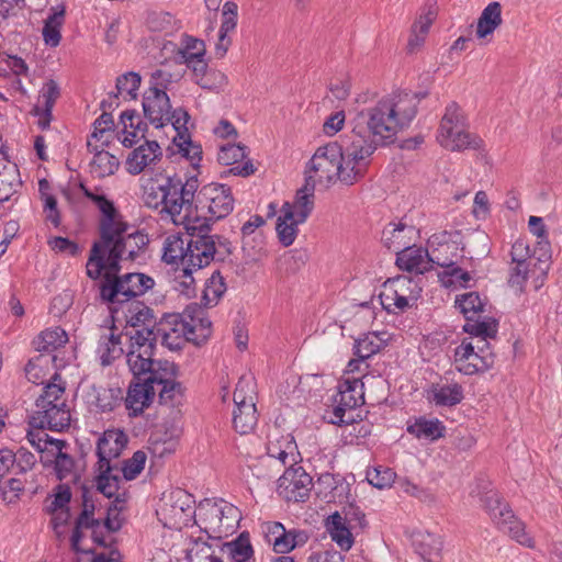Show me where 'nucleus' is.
I'll use <instances>...</instances> for the list:
<instances>
[{"label":"nucleus","instance_id":"obj_1","mask_svg":"<svg viewBox=\"0 0 562 562\" xmlns=\"http://www.w3.org/2000/svg\"><path fill=\"white\" fill-rule=\"evenodd\" d=\"M375 149L374 143H325L310 159L305 179L325 190L337 182L353 186L363 178Z\"/></svg>","mask_w":562,"mask_h":562},{"label":"nucleus","instance_id":"obj_2","mask_svg":"<svg viewBox=\"0 0 562 562\" xmlns=\"http://www.w3.org/2000/svg\"><path fill=\"white\" fill-rule=\"evenodd\" d=\"M86 198L92 201L102 214L100 221V236L110 255V267L119 266L121 260H134L148 244V236L139 231L127 233L128 225L104 194L92 192L80 184Z\"/></svg>","mask_w":562,"mask_h":562},{"label":"nucleus","instance_id":"obj_3","mask_svg":"<svg viewBox=\"0 0 562 562\" xmlns=\"http://www.w3.org/2000/svg\"><path fill=\"white\" fill-rule=\"evenodd\" d=\"M419 98L415 93L397 91L383 97L374 106L361 112L372 136L391 139L408 128L417 114Z\"/></svg>","mask_w":562,"mask_h":562},{"label":"nucleus","instance_id":"obj_4","mask_svg":"<svg viewBox=\"0 0 562 562\" xmlns=\"http://www.w3.org/2000/svg\"><path fill=\"white\" fill-rule=\"evenodd\" d=\"M241 518L240 510L222 498H205L196 507L194 524L210 538L222 539L234 533Z\"/></svg>","mask_w":562,"mask_h":562},{"label":"nucleus","instance_id":"obj_5","mask_svg":"<svg viewBox=\"0 0 562 562\" xmlns=\"http://www.w3.org/2000/svg\"><path fill=\"white\" fill-rule=\"evenodd\" d=\"M189 562H255L249 533L241 532L236 539L213 544L196 539L188 549Z\"/></svg>","mask_w":562,"mask_h":562},{"label":"nucleus","instance_id":"obj_6","mask_svg":"<svg viewBox=\"0 0 562 562\" xmlns=\"http://www.w3.org/2000/svg\"><path fill=\"white\" fill-rule=\"evenodd\" d=\"M481 501L491 520L501 531L508 533L518 543L533 548V539L526 531L525 524L515 516L509 504L497 491L486 492Z\"/></svg>","mask_w":562,"mask_h":562},{"label":"nucleus","instance_id":"obj_7","mask_svg":"<svg viewBox=\"0 0 562 562\" xmlns=\"http://www.w3.org/2000/svg\"><path fill=\"white\" fill-rule=\"evenodd\" d=\"M199 188L196 175L190 176L183 183L179 178H171L172 223L183 226L186 231H198L203 226L193 207L194 194Z\"/></svg>","mask_w":562,"mask_h":562},{"label":"nucleus","instance_id":"obj_8","mask_svg":"<svg viewBox=\"0 0 562 562\" xmlns=\"http://www.w3.org/2000/svg\"><path fill=\"white\" fill-rule=\"evenodd\" d=\"M170 80L171 75L169 72L157 69L151 74L150 87L144 94V113L157 130L167 126L168 124L165 121L170 120L171 104L165 91Z\"/></svg>","mask_w":562,"mask_h":562},{"label":"nucleus","instance_id":"obj_9","mask_svg":"<svg viewBox=\"0 0 562 562\" xmlns=\"http://www.w3.org/2000/svg\"><path fill=\"white\" fill-rule=\"evenodd\" d=\"M495 356L488 340L483 338L463 339L454 349V367L467 375L488 370L494 366Z\"/></svg>","mask_w":562,"mask_h":562},{"label":"nucleus","instance_id":"obj_10","mask_svg":"<svg viewBox=\"0 0 562 562\" xmlns=\"http://www.w3.org/2000/svg\"><path fill=\"white\" fill-rule=\"evenodd\" d=\"M154 284V279L144 273H126L122 277L114 274L113 279L102 282L100 294L112 304H127L133 297L145 294Z\"/></svg>","mask_w":562,"mask_h":562},{"label":"nucleus","instance_id":"obj_11","mask_svg":"<svg viewBox=\"0 0 562 562\" xmlns=\"http://www.w3.org/2000/svg\"><path fill=\"white\" fill-rule=\"evenodd\" d=\"M256 382L251 375H243L234 392L233 426L239 434L250 432L258 422Z\"/></svg>","mask_w":562,"mask_h":562},{"label":"nucleus","instance_id":"obj_12","mask_svg":"<svg viewBox=\"0 0 562 562\" xmlns=\"http://www.w3.org/2000/svg\"><path fill=\"white\" fill-rule=\"evenodd\" d=\"M162 525L169 529H182L196 518V508L191 494L177 488L165 495L157 510Z\"/></svg>","mask_w":562,"mask_h":562},{"label":"nucleus","instance_id":"obj_13","mask_svg":"<svg viewBox=\"0 0 562 562\" xmlns=\"http://www.w3.org/2000/svg\"><path fill=\"white\" fill-rule=\"evenodd\" d=\"M422 292L418 283L408 277L389 279L379 295L380 304L389 313H403L416 304Z\"/></svg>","mask_w":562,"mask_h":562},{"label":"nucleus","instance_id":"obj_14","mask_svg":"<svg viewBox=\"0 0 562 562\" xmlns=\"http://www.w3.org/2000/svg\"><path fill=\"white\" fill-rule=\"evenodd\" d=\"M27 441L41 453L42 462L47 465L54 463L57 477L67 479L75 465L74 459L63 451L65 442L49 437L45 431H29Z\"/></svg>","mask_w":562,"mask_h":562},{"label":"nucleus","instance_id":"obj_15","mask_svg":"<svg viewBox=\"0 0 562 562\" xmlns=\"http://www.w3.org/2000/svg\"><path fill=\"white\" fill-rule=\"evenodd\" d=\"M128 349L126 352V362L134 374L140 376L147 374L151 376V372L159 370L161 361L155 362V338L150 331H140L139 334H128Z\"/></svg>","mask_w":562,"mask_h":562},{"label":"nucleus","instance_id":"obj_16","mask_svg":"<svg viewBox=\"0 0 562 562\" xmlns=\"http://www.w3.org/2000/svg\"><path fill=\"white\" fill-rule=\"evenodd\" d=\"M333 424H350L355 420L352 411L364 403L363 382L360 376H347L338 385L334 400Z\"/></svg>","mask_w":562,"mask_h":562},{"label":"nucleus","instance_id":"obj_17","mask_svg":"<svg viewBox=\"0 0 562 562\" xmlns=\"http://www.w3.org/2000/svg\"><path fill=\"white\" fill-rule=\"evenodd\" d=\"M312 477L302 467L290 464L278 480L279 496L289 502H304L310 496Z\"/></svg>","mask_w":562,"mask_h":562},{"label":"nucleus","instance_id":"obj_18","mask_svg":"<svg viewBox=\"0 0 562 562\" xmlns=\"http://www.w3.org/2000/svg\"><path fill=\"white\" fill-rule=\"evenodd\" d=\"M156 393L158 392L159 403L164 406L179 407L183 403L184 390L181 383L177 382L176 367L169 361L159 364V370L153 372Z\"/></svg>","mask_w":562,"mask_h":562},{"label":"nucleus","instance_id":"obj_19","mask_svg":"<svg viewBox=\"0 0 562 562\" xmlns=\"http://www.w3.org/2000/svg\"><path fill=\"white\" fill-rule=\"evenodd\" d=\"M30 425L37 428L36 431H44L45 428L61 431L70 425V411L66 402L36 404Z\"/></svg>","mask_w":562,"mask_h":562},{"label":"nucleus","instance_id":"obj_20","mask_svg":"<svg viewBox=\"0 0 562 562\" xmlns=\"http://www.w3.org/2000/svg\"><path fill=\"white\" fill-rule=\"evenodd\" d=\"M202 209H206L210 218L221 220L234 209V198L229 187L221 183H209L199 193Z\"/></svg>","mask_w":562,"mask_h":562},{"label":"nucleus","instance_id":"obj_21","mask_svg":"<svg viewBox=\"0 0 562 562\" xmlns=\"http://www.w3.org/2000/svg\"><path fill=\"white\" fill-rule=\"evenodd\" d=\"M186 328L187 322L181 314H167L149 331L153 333L155 344L160 340L170 350H178L189 341Z\"/></svg>","mask_w":562,"mask_h":562},{"label":"nucleus","instance_id":"obj_22","mask_svg":"<svg viewBox=\"0 0 562 562\" xmlns=\"http://www.w3.org/2000/svg\"><path fill=\"white\" fill-rule=\"evenodd\" d=\"M114 465H112L111 470L105 471L101 468V464H98V476H97V488L103 494L106 498L115 497L111 505L106 507L108 516L104 518V527L109 531H115L120 528V522L113 520L110 516L113 512H121L124 508L125 501L121 498V494H119V477L116 474H113Z\"/></svg>","mask_w":562,"mask_h":562},{"label":"nucleus","instance_id":"obj_23","mask_svg":"<svg viewBox=\"0 0 562 562\" xmlns=\"http://www.w3.org/2000/svg\"><path fill=\"white\" fill-rule=\"evenodd\" d=\"M191 232L188 234L186 267L199 271L214 260L218 237L207 234H194L195 231Z\"/></svg>","mask_w":562,"mask_h":562},{"label":"nucleus","instance_id":"obj_24","mask_svg":"<svg viewBox=\"0 0 562 562\" xmlns=\"http://www.w3.org/2000/svg\"><path fill=\"white\" fill-rule=\"evenodd\" d=\"M143 200L150 209H158L172 221L171 177L157 176L143 179Z\"/></svg>","mask_w":562,"mask_h":562},{"label":"nucleus","instance_id":"obj_25","mask_svg":"<svg viewBox=\"0 0 562 562\" xmlns=\"http://www.w3.org/2000/svg\"><path fill=\"white\" fill-rule=\"evenodd\" d=\"M93 513V502L85 498L82 513L78 517L71 535V547L77 552H90V550L81 547V540L86 537V530L91 531L90 536L95 543L101 546L104 544V540L99 533V529L101 528V520H103V517L94 518Z\"/></svg>","mask_w":562,"mask_h":562},{"label":"nucleus","instance_id":"obj_26","mask_svg":"<svg viewBox=\"0 0 562 562\" xmlns=\"http://www.w3.org/2000/svg\"><path fill=\"white\" fill-rule=\"evenodd\" d=\"M438 133L446 140H469L473 137L464 113L456 102L446 106Z\"/></svg>","mask_w":562,"mask_h":562},{"label":"nucleus","instance_id":"obj_27","mask_svg":"<svg viewBox=\"0 0 562 562\" xmlns=\"http://www.w3.org/2000/svg\"><path fill=\"white\" fill-rule=\"evenodd\" d=\"M128 438L121 429H109L98 439L97 454L98 464H101L105 471L112 469V460L120 457L126 448Z\"/></svg>","mask_w":562,"mask_h":562},{"label":"nucleus","instance_id":"obj_28","mask_svg":"<svg viewBox=\"0 0 562 562\" xmlns=\"http://www.w3.org/2000/svg\"><path fill=\"white\" fill-rule=\"evenodd\" d=\"M156 395L154 376H147L143 382L131 383L125 397V406L130 416L140 415L150 406Z\"/></svg>","mask_w":562,"mask_h":562},{"label":"nucleus","instance_id":"obj_29","mask_svg":"<svg viewBox=\"0 0 562 562\" xmlns=\"http://www.w3.org/2000/svg\"><path fill=\"white\" fill-rule=\"evenodd\" d=\"M181 315L187 322L186 330L190 342L200 345L211 336L212 322L203 308L196 305L188 306Z\"/></svg>","mask_w":562,"mask_h":562},{"label":"nucleus","instance_id":"obj_30","mask_svg":"<svg viewBox=\"0 0 562 562\" xmlns=\"http://www.w3.org/2000/svg\"><path fill=\"white\" fill-rule=\"evenodd\" d=\"M162 157L159 143H142L126 158V170L131 175H139L147 167L155 165Z\"/></svg>","mask_w":562,"mask_h":562},{"label":"nucleus","instance_id":"obj_31","mask_svg":"<svg viewBox=\"0 0 562 562\" xmlns=\"http://www.w3.org/2000/svg\"><path fill=\"white\" fill-rule=\"evenodd\" d=\"M430 245V262L436 263L443 268H450L454 263V258L458 257V245L452 240V235L443 232L432 235L429 239Z\"/></svg>","mask_w":562,"mask_h":562},{"label":"nucleus","instance_id":"obj_32","mask_svg":"<svg viewBox=\"0 0 562 562\" xmlns=\"http://www.w3.org/2000/svg\"><path fill=\"white\" fill-rule=\"evenodd\" d=\"M59 97L60 88L53 79L47 80L41 88L37 103L34 105L32 113L38 117L37 124L42 130L49 126L52 111Z\"/></svg>","mask_w":562,"mask_h":562},{"label":"nucleus","instance_id":"obj_33","mask_svg":"<svg viewBox=\"0 0 562 562\" xmlns=\"http://www.w3.org/2000/svg\"><path fill=\"white\" fill-rule=\"evenodd\" d=\"M316 187L312 180L305 179L304 184L297 189L294 201L285 202L282 209L291 212L297 222H305L314 209Z\"/></svg>","mask_w":562,"mask_h":562},{"label":"nucleus","instance_id":"obj_34","mask_svg":"<svg viewBox=\"0 0 562 562\" xmlns=\"http://www.w3.org/2000/svg\"><path fill=\"white\" fill-rule=\"evenodd\" d=\"M119 269V266L110 267V255L102 240L94 243L87 262V274L91 279L103 277V282H108L109 279H113Z\"/></svg>","mask_w":562,"mask_h":562},{"label":"nucleus","instance_id":"obj_35","mask_svg":"<svg viewBox=\"0 0 562 562\" xmlns=\"http://www.w3.org/2000/svg\"><path fill=\"white\" fill-rule=\"evenodd\" d=\"M246 158V147L240 143H225L221 146L217 159L221 165L232 166L236 165L231 169L234 175L249 176L254 172L252 165L249 161L243 162Z\"/></svg>","mask_w":562,"mask_h":562},{"label":"nucleus","instance_id":"obj_36","mask_svg":"<svg viewBox=\"0 0 562 562\" xmlns=\"http://www.w3.org/2000/svg\"><path fill=\"white\" fill-rule=\"evenodd\" d=\"M396 265L401 270L416 274H423L431 267L429 252L415 246H408L397 252Z\"/></svg>","mask_w":562,"mask_h":562},{"label":"nucleus","instance_id":"obj_37","mask_svg":"<svg viewBox=\"0 0 562 562\" xmlns=\"http://www.w3.org/2000/svg\"><path fill=\"white\" fill-rule=\"evenodd\" d=\"M124 316L126 323L134 328L130 334L154 330L157 324L153 310L139 301L127 303Z\"/></svg>","mask_w":562,"mask_h":562},{"label":"nucleus","instance_id":"obj_38","mask_svg":"<svg viewBox=\"0 0 562 562\" xmlns=\"http://www.w3.org/2000/svg\"><path fill=\"white\" fill-rule=\"evenodd\" d=\"M416 235L414 226L403 223H390L382 232V241L390 250L400 252L408 247Z\"/></svg>","mask_w":562,"mask_h":562},{"label":"nucleus","instance_id":"obj_39","mask_svg":"<svg viewBox=\"0 0 562 562\" xmlns=\"http://www.w3.org/2000/svg\"><path fill=\"white\" fill-rule=\"evenodd\" d=\"M106 143L94 145L87 143L88 148L94 153L90 162V172L98 178L113 175L120 165L119 158L103 148Z\"/></svg>","mask_w":562,"mask_h":562},{"label":"nucleus","instance_id":"obj_40","mask_svg":"<svg viewBox=\"0 0 562 562\" xmlns=\"http://www.w3.org/2000/svg\"><path fill=\"white\" fill-rule=\"evenodd\" d=\"M142 78L139 74L130 71L122 76H119L116 79V93H111L109 95V100L102 101V108H112L117 106L119 95H122L124 99L134 100L137 97V90L140 86Z\"/></svg>","mask_w":562,"mask_h":562},{"label":"nucleus","instance_id":"obj_41","mask_svg":"<svg viewBox=\"0 0 562 562\" xmlns=\"http://www.w3.org/2000/svg\"><path fill=\"white\" fill-rule=\"evenodd\" d=\"M188 235L170 234L162 243L161 259L167 265L186 267Z\"/></svg>","mask_w":562,"mask_h":562},{"label":"nucleus","instance_id":"obj_42","mask_svg":"<svg viewBox=\"0 0 562 562\" xmlns=\"http://www.w3.org/2000/svg\"><path fill=\"white\" fill-rule=\"evenodd\" d=\"M122 337L121 334H115L113 328L100 336L95 352L102 366L111 364L123 355Z\"/></svg>","mask_w":562,"mask_h":562},{"label":"nucleus","instance_id":"obj_43","mask_svg":"<svg viewBox=\"0 0 562 562\" xmlns=\"http://www.w3.org/2000/svg\"><path fill=\"white\" fill-rule=\"evenodd\" d=\"M415 552L424 562H442V540L435 533L418 535L415 540Z\"/></svg>","mask_w":562,"mask_h":562},{"label":"nucleus","instance_id":"obj_44","mask_svg":"<svg viewBox=\"0 0 562 562\" xmlns=\"http://www.w3.org/2000/svg\"><path fill=\"white\" fill-rule=\"evenodd\" d=\"M87 403L95 412H112L120 402V391L103 386H91L88 391Z\"/></svg>","mask_w":562,"mask_h":562},{"label":"nucleus","instance_id":"obj_45","mask_svg":"<svg viewBox=\"0 0 562 562\" xmlns=\"http://www.w3.org/2000/svg\"><path fill=\"white\" fill-rule=\"evenodd\" d=\"M445 426L437 418L420 417L407 426V432L419 440L436 441L445 435Z\"/></svg>","mask_w":562,"mask_h":562},{"label":"nucleus","instance_id":"obj_46","mask_svg":"<svg viewBox=\"0 0 562 562\" xmlns=\"http://www.w3.org/2000/svg\"><path fill=\"white\" fill-rule=\"evenodd\" d=\"M167 150L175 160L187 161L193 171L199 170L203 158L200 143H171Z\"/></svg>","mask_w":562,"mask_h":562},{"label":"nucleus","instance_id":"obj_47","mask_svg":"<svg viewBox=\"0 0 562 562\" xmlns=\"http://www.w3.org/2000/svg\"><path fill=\"white\" fill-rule=\"evenodd\" d=\"M386 331H372L356 340L355 355L361 359H368L379 352L389 341Z\"/></svg>","mask_w":562,"mask_h":562},{"label":"nucleus","instance_id":"obj_48","mask_svg":"<svg viewBox=\"0 0 562 562\" xmlns=\"http://www.w3.org/2000/svg\"><path fill=\"white\" fill-rule=\"evenodd\" d=\"M15 164L0 159V203L8 201L21 186Z\"/></svg>","mask_w":562,"mask_h":562},{"label":"nucleus","instance_id":"obj_49","mask_svg":"<svg viewBox=\"0 0 562 562\" xmlns=\"http://www.w3.org/2000/svg\"><path fill=\"white\" fill-rule=\"evenodd\" d=\"M269 457L279 460L283 465L296 464V443L291 436H282L277 441H269L267 446Z\"/></svg>","mask_w":562,"mask_h":562},{"label":"nucleus","instance_id":"obj_50","mask_svg":"<svg viewBox=\"0 0 562 562\" xmlns=\"http://www.w3.org/2000/svg\"><path fill=\"white\" fill-rule=\"evenodd\" d=\"M56 356L41 353L31 359L25 367L26 379L34 384H45L49 376V363H55Z\"/></svg>","mask_w":562,"mask_h":562},{"label":"nucleus","instance_id":"obj_51","mask_svg":"<svg viewBox=\"0 0 562 562\" xmlns=\"http://www.w3.org/2000/svg\"><path fill=\"white\" fill-rule=\"evenodd\" d=\"M120 133L124 135L122 140H133V138H145L147 124L140 115L133 110L124 111L120 116Z\"/></svg>","mask_w":562,"mask_h":562},{"label":"nucleus","instance_id":"obj_52","mask_svg":"<svg viewBox=\"0 0 562 562\" xmlns=\"http://www.w3.org/2000/svg\"><path fill=\"white\" fill-rule=\"evenodd\" d=\"M502 24V7L498 2H491L481 13L477 25L476 36L485 38Z\"/></svg>","mask_w":562,"mask_h":562},{"label":"nucleus","instance_id":"obj_53","mask_svg":"<svg viewBox=\"0 0 562 562\" xmlns=\"http://www.w3.org/2000/svg\"><path fill=\"white\" fill-rule=\"evenodd\" d=\"M327 528L333 541H335L340 549L349 550L352 547V533L346 526V519L339 513L329 516Z\"/></svg>","mask_w":562,"mask_h":562},{"label":"nucleus","instance_id":"obj_54","mask_svg":"<svg viewBox=\"0 0 562 562\" xmlns=\"http://www.w3.org/2000/svg\"><path fill=\"white\" fill-rule=\"evenodd\" d=\"M435 18V11L429 8L414 22L408 40V48L411 52L419 48L424 44Z\"/></svg>","mask_w":562,"mask_h":562},{"label":"nucleus","instance_id":"obj_55","mask_svg":"<svg viewBox=\"0 0 562 562\" xmlns=\"http://www.w3.org/2000/svg\"><path fill=\"white\" fill-rule=\"evenodd\" d=\"M68 341L67 333L61 327H54L41 333L36 340V348L44 355L64 347Z\"/></svg>","mask_w":562,"mask_h":562},{"label":"nucleus","instance_id":"obj_56","mask_svg":"<svg viewBox=\"0 0 562 562\" xmlns=\"http://www.w3.org/2000/svg\"><path fill=\"white\" fill-rule=\"evenodd\" d=\"M226 292V284L220 271H214L206 280L203 289L202 303L205 307L215 306L224 293Z\"/></svg>","mask_w":562,"mask_h":562},{"label":"nucleus","instance_id":"obj_57","mask_svg":"<svg viewBox=\"0 0 562 562\" xmlns=\"http://www.w3.org/2000/svg\"><path fill=\"white\" fill-rule=\"evenodd\" d=\"M430 393L438 406H454L463 398V390L457 383L434 386Z\"/></svg>","mask_w":562,"mask_h":562},{"label":"nucleus","instance_id":"obj_58","mask_svg":"<svg viewBox=\"0 0 562 562\" xmlns=\"http://www.w3.org/2000/svg\"><path fill=\"white\" fill-rule=\"evenodd\" d=\"M281 215L277 222V233L280 239V243L288 247L293 244L297 235V226L303 224L304 222H297L296 217H294L291 212H286L281 209Z\"/></svg>","mask_w":562,"mask_h":562},{"label":"nucleus","instance_id":"obj_59","mask_svg":"<svg viewBox=\"0 0 562 562\" xmlns=\"http://www.w3.org/2000/svg\"><path fill=\"white\" fill-rule=\"evenodd\" d=\"M481 315L467 319L463 326L465 333L472 335L471 338H488L495 337L497 333V324L492 318L480 319Z\"/></svg>","mask_w":562,"mask_h":562},{"label":"nucleus","instance_id":"obj_60","mask_svg":"<svg viewBox=\"0 0 562 562\" xmlns=\"http://www.w3.org/2000/svg\"><path fill=\"white\" fill-rule=\"evenodd\" d=\"M196 271L190 267H181L176 271L172 280V288L179 294L190 299L196 293L195 279L193 272Z\"/></svg>","mask_w":562,"mask_h":562},{"label":"nucleus","instance_id":"obj_61","mask_svg":"<svg viewBox=\"0 0 562 562\" xmlns=\"http://www.w3.org/2000/svg\"><path fill=\"white\" fill-rule=\"evenodd\" d=\"M71 499L70 487L67 484H59L54 490V494L47 498V510L49 513H55L60 510V516H63L64 520H68V504Z\"/></svg>","mask_w":562,"mask_h":562},{"label":"nucleus","instance_id":"obj_62","mask_svg":"<svg viewBox=\"0 0 562 562\" xmlns=\"http://www.w3.org/2000/svg\"><path fill=\"white\" fill-rule=\"evenodd\" d=\"M169 117V121H165L168 125L162 128H169L175 133L171 136V140H191V135L187 127L190 119L189 114L182 109H178L173 112L170 111Z\"/></svg>","mask_w":562,"mask_h":562},{"label":"nucleus","instance_id":"obj_63","mask_svg":"<svg viewBox=\"0 0 562 562\" xmlns=\"http://www.w3.org/2000/svg\"><path fill=\"white\" fill-rule=\"evenodd\" d=\"M64 393L65 382L63 381L61 376L55 372L49 376L47 383H45L43 393L36 400V404L65 402L63 398Z\"/></svg>","mask_w":562,"mask_h":562},{"label":"nucleus","instance_id":"obj_64","mask_svg":"<svg viewBox=\"0 0 562 562\" xmlns=\"http://www.w3.org/2000/svg\"><path fill=\"white\" fill-rule=\"evenodd\" d=\"M456 305L464 317L470 319L483 312L484 302L477 292H468L456 297Z\"/></svg>","mask_w":562,"mask_h":562}]
</instances>
